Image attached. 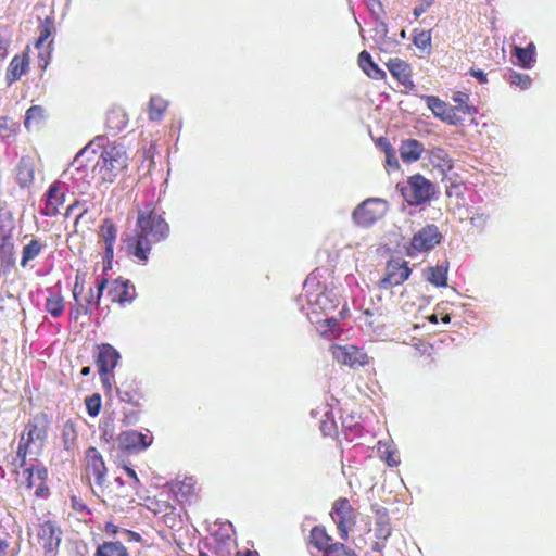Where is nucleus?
<instances>
[{"instance_id": "nucleus-60", "label": "nucleus", "mask_w": 556, "mask_h": 556, "mask_svg": "<svg viewBox=\"0 0 556 556\" xmlns=\"http://www.w3.org/2000/svg\"><path fill=\"white\" fill-rule=\"evenodd\" d=\"M325 324L329 328H334L338 325V320L336 318H328V319L325 320Z\"/></svg>"}, {"instance_id": "nucleus-61", "label": "nucleus", "mask_w": 556, "mask_h": 556, "mask_svg": "<svg viewBox=\"0 0 556 556\" xmlns=\"http://www.w3.org/2000/svg\"><path fill=\"white\" fill-rule=\"evenodd\" d=\"M428 320L432 324H438V315L431 314L430 316H428Z\"/></svg>"}, {"instance_id": "nucleus-32", "label": "nucleus", "mask_w": 556, "mask_h": 556, "mask_svg": "<svg viewBox=\"0 0 556 556\" xmlns=\"http://www.w3.org/2000/svg\"><path fill=\"white\" fill-rule=\"evenodd\" d=\"M453 102L455 103L452 106L455 110V114L463 115H475L477 113V109L469 103V96L465 92L457 91L453 94Z\"/></svg>"}, {"instance_id": "nucleus-15", "label": "nucleus", "mask_w": 556, "mask_h": 556, "mask_svg": "<svg viewBox=\"0 0 556 556\" xmlns=\"http://www.w3.org/2000/svg\"><path fill=\"white\" fill-rule=\"evenodd\" d=\"M170 491L182 508L195 504L199 500L200 488L193 477H184L170 482Z\"/></svg>"}, {"instance_id": "nucleus-53", "label": "nucleus", "mask_w": 556, "mask_h": 556, "mask_svg": "<svg viewBox=\"0 0 556 556\" xmlns=\"http://www.w3.org/2000/svg\"><path fill=\"white\" fill-rule=\"evenodd\" d=\"M124 469H125V472L127 473V476H128L130 479H132V481H134V483H135L136 485H140V484H141V483H140V480H139V478H138L137 473H136V471H135L132 468H130V467H128V466H125V467H124Z\"/></svg>"}, {"instance_id": "nucleus-17", "label": "nucleus", "mask_w": 556, "mask_h": 556, "mask_svg": "<svg viewBox=\"0 0 556 556\" xmlns=\"http://www.w3.org/2000/svg\"><path fill=\"white\" fill-rule=\"evenodd\" d=\"M424 99L426 101L428 109L431 110L435 117L454 126L462 123V116L455 114V110L452 109V105L444 102L439 97L425 96Z\"/></svg>"}, {"instance_id": "nucleus-34", "label": "nucleus", "mask_w": 556, "mask_h": 556, "mask_svg": "<svg viewBox=\"0 0 556 556\" xmlns=\"http://www.w3.org/2000/svg\"><path fill=\"white\" fill-rule=\"evenodd\" d=\"M391 532L392 529L389 520L381 517L376 523L375 534L378 541L375 542L372 549L380 552L383 548V543L381 542H384L391 535Z\"/></svg>"}, {"instance_id": "nucleus-35", "label": "nucleus", "mask_w": 556, "mask_h": 556, "mask_svg": "<svg viewBox=\"0 0 556 556\" xmlns=\"http://www.w3.org/2000/svg\"><path fill=\"white\" fill-rule=\"evenodd\" d=\"M64 306V298L59 292L50 293L45 304L46 311L54 318H58L63 314Z\"/></svg>"}, {"instance_id": "nucleus-19", "label": "nucleus", "mask_w": 556, "mask_h": 556, "mask_svg": "<svg viewBox=\"0 0 556 556\" xmlns=\"http://www.w3.org/2000/svg\"><path fill=\"white\" fill-rule=\"evenodd\" d=\"M108 295L112 302L124 306L135 299V287L128 280L117 278L110 285Z\"/></svg>"}, {"instance_id": "nucleus-7", "label": "nucleus", "mask_w": 556, "mask_h": 556, "mask_svg": "<svg viewBox=\"0 0 556 556\" xmlns=\"http://www.w3.org/2000/svg\"><path fill=\"white\" fill-rule=\"evenodd\" d=\"M402 195L409 205L429 202L435 192L433 184L421 175L408 178L407 185L401 189Z\"/></svg>"}, {"instance_id": "nucleus-11", "label": "nucleus", "mask_w": 556, "mask_h": 556, "mask_svg": "<svg viewBox=\"0 0 556 556\" xmlns=\"http://www.w3.org/2000/svg\"><path fill=\"white\" fill-rule=\"evenodd\" d=\"M108 468L103 459L102 454L94 446H90L86 450L84 456V475L90 480L94 479V483L102 486L105 482Z\"/></svg>"}, {"instance_id": "nucleus-37", "label": "nucleus", "mask_w": 556, "mask_h": 556, "mask_svg": "<svg viewBox=\"0 0 556 556\" xmlns=\"http://www.w3.org/2000/svg\"><path fill=\"white\" fill-rule=\"evenodd\" d=\"M43 244L38 239H31L22 251L21 266L26 267L27 264L36 258L42 251Z\"/></svg>"}, {"instance_id": "nucleus-55", "label": "nucleus", "mask_w": 556, "mask_h": 556, "mask_svg": "<svg viewBox=\"0 0 556 556\" xmlns=\"http://www.w3.org/2000/svg\"><path fill=\"white\" fill-rule=\"evenodd\" d=\"M8 316L5 306V296L0 293V319Z\"/></svg>"}, {"instance_id": "nucleus-62", "label": "nucleus", "mask_w": 556, "mask_h": 556, "mask_svg": "<svg viewBox=\"0 0 556 556\" xmlns=\"http://www.w3.org/2000/svg\"><path fill=\"white\" fill-rule=\"evenodd\" d=\"M91 372V368L89 366L84 367L80 371L81 376H88Z\"/></svg>"}, {"instance_id": "nucleus-52", "label": "nucleus", "mask_w": 556, "mask_h": 556, "mask_svg": "<svg viewBox=\"0 0 556 556\" xmlns=\"http://www.w3.org/2000/svg\"><path fill=\"white\" fill-rule=\"evenodd\" d=\"M104 531L109 535H115L118 533L119 527L113 522H106L104 526Z\"/></svg>"}, {"instance_id": "nucleus-41", "label": "nucleus", "mask_w": 556, "mask_h": 556, "mask_svg": "<svg viewBox=\"0 0 556 556\" xmlns=\"http://www.w3.org/2000/svg\"><path fill=\"white\" fill-rule=\"evenodd\" d=\"M45 116V111L40 105H33L26 111L24 125L30 128L33 124L39 123Z\"/></svg>"}, {"instance_id": "nucleus-47", "label": "nucleus", "mask_w": 556, "mask_h": 556, "mask_svg": "<svg viewBox=\"0 0 556 556\" xmlns=\"http://www.w3.org/2000/svg\"><path fill=\"white\" fill-rule=\"evenodd\" d=\"M336 422L332 418H326L320 421L319 429L324 435H331L336 432Z\"/></svg>"}, {"instance_id": "nucleus-48", "label": "nucleus", "mask_w": 556, "mask_h": 556, "mask_svg": "<svg viewBox=\"0 0 556 556\" xmlns=\"http://www.w3.org/2000/svg\"><path fill=\"white\" fill-rule=\"evenodd\" d=\"M10 46V37L7 30L0 28V59L5 58Z\"/></svg>"}, {"instance_id": "nucleus-54", "label": "nucleus", "mask_w": 556, "mask_h": 556, "mask_svg": "<svg viewBox=\"0 0 556 556\" xmlns=\"http://www.w3.org/2000/svg\"><path fill=\"white\" fill-rule=\"evenodd\" d=\"M124 533L127 535V540L128 541H134V542H141V535L135 531H131V530H124Z\"/></svg>"}, {"instance_id": "nucleus-31", "label": "nucleus", "mask_w": 556, "mask_h": 556, "mask_svg": "<svg viewBox=\"0 0 556 556\" xmlns=\"http://www.w3.org/2000/svg\"><path fill=\"white\" fill-rule=\"evenodd\" d=\"M118 397L122 402L128 403L132 406H139L140 401L143 399V394L134 382L123 386L117 391Z\"/></svg>"}, {"instance_id": "nucleus-59", "label": "nucleus", "mask_w": 556, "mask_h": 556, "mask_svg": "<svg viewBox=\"0 0 556 556\" xmlns=\"http://www.w3.org/2000/svg\"><path fill=\"white\" fill-rule=\"evenodd\" d=\"M236 556H258V553L256 551L247 549L243 552H238Z\"/></svg>"}, {"instance_id": "nucleus-28", "label": "nucleus", "mask_w": 556, "mask_h": 556, "mask_svg": "<svg viewBox=\"0 0 556 556\" xmlns=\"http://www.w3.org/2000/svg\"><path fill=\"white\" fill-rule=\"evenodd\" d=\"M535 50L534 42H529L525 48L514 46L513 55L517 59V65L522 68H531L535 63Z\"/></svg>"}, {"instance_id": "nucleus-57", "label": "nucleus", "mask_w": 556, "mask_h": 556, "mask_svg": "<svg viewBox=\"0 0 556 556\" xmlns=\"http://www.w3.org/2000/svg\"><path fill=\"white\" fill-rule=\"evenodd\" d=\"M429 7L420 3V5L414 8L413 14L415 17H419Z\"/></svg>"}, {"instance_id": "nucleus-46", "label": "nucleus", "mask_w": 556, "mask_h": 556, "mask_svg": "<svg viewBox=\"0 0 556 556\" xmlns=\"http://www.w3.org/2000/svg\"><path fill=\"white\" fill-rule=\"evenodd\" d=\"M378 146L381 148V150L386 153L388 162H390L391 157L395 156V151L389 140L386 137H380L378 139Z\"/></svg>"}, {"instance_id": "nucleus-26", "label": "nucleus", "mask_w": 556, "mask_h": 556, "mask_svg": "<svg viewBox=\"0 0 556 556\" xmlns=\"http://www.w3.org/2000/svg\"><path fill=\"white\" fill-rule=\"evenodd\" d=\"M148 508L155 515H161L166 523L172 522L170 527L174 526L176 521V507L174 505L165 500L154 497L153 500H149Z\"/></svg>"}, {"instance_id": "nucleus-40", "label": "nucleus", "mask_w": 556, "mask_h": 556, "mask_svg": "<svg viewBox=\"0 0 556 556\" xmlns=\"http://www.w3.org/2000/svg\"><path fill=\"white\" fill-rule=\"evenodd\" d=\"M507 81L515 87L520 88L521 90H525L529 88L531 85V78L527 74L517 73L515 71H509L507 74Z\"/></svg>"}, {"instance_id": "nucleus-42", "label": "nucleus", "mask_w": 556, "mask_h": 556, "mask_svg": "<svg viewBox=\"0 0 556 556\" xmlns=\"http://www.w3.org/2000/svg\"><path fill=\"white\" fill-rule=\"evenodd\" d=\"M87 413L90 417H97L101 410L102 400L99 393H93L85 399Z\"/></svg>"}, {"instance_id": "nucleus-20", "label": "nucleus", "mask_w": 556, "mask_h": 556, "mask_svg": "<svg viewBox=\"0 0 556 556\" xmlns=\"http://www.w3.org/2000/svg\"><path fill=\"white\" fill-rule=\"evenodd\" d=\"M99 236L104 244V261L111 264L114 257V244L117 237V227L110 218H104L100 226Z\"/></svg>"}, {"instance_id": "nucleus-9", "label": "nucleus", "mask_w": 556, "mask_h": 556, "mask_svg": "<svg viewBox=\"0 0 556 556\" xmlns=\"http://www.w3.org/2000/svg\"><path fill=\"white\" fill-rule=\"evenodd\" d=\"M98 354L96 356V365L101 382L104 387L111 388L110 374L117 366L121 355L119 352L110 343H101L97 345Z\"/></svg>"}, {"instance_id": "nucleus-50", "label": "nucleus", "mask_w": 556, "mask_h": 556, "mask_svg": "<svg viewBox=\"0 0 556 556\" xmlns=\"http://www.w3.org/2000/svg\"><path fill=\"white\" fill-rule=\"evenodd\" d=\"M432 154L434 156H438L439 159H442L443 163L439 164V166H445L447 168L452 167L451 160L447 159V155L444 153L442 149H438L437 151H432Z\"/></svg>"}, {"instance_id": "nucleus-13", "label": "nucleus", "mask_w": 556, "mask_h": 556, "mask_svg": "<svg viewBox=\"0 0 556 556\" xmlns=\"http://www.w3.org/2000/svg\"><path fill=\"white\" fill-rule=\"evenodd\" d=\"M330 351L336 362L351 368L365 366L369 363L367 354L355 345L332 344Z\"/></svg>"}, {"instance_id": "nucleus-22", "label": "nucleus", "mask_w": 556, "mask_h": 556, "mask_svg": "<svg viewBox=\"0 0 556 556\" xmlns=\"http://www.w3.org/2000/svg\"><path fill=\"white\" fill-rule=\"evenodd\" d=\"M357 64L364 74L374 80H384L387 77L386 72L374 62L370 53L363 50L357 58Z\"/></svg>"}, {"instance_id": "nucleus-3", "label": "nucleus", "mask_w": 556, "mask_h": 556, "mask_svg": "<svg viewBox=\"0 0 556 556\" xmlns=\"http://www.w3.org/2000/svg\"><path fill=\"white\" fill-rule=\"evenodd\" d=\"M50 420L47 414L33 416L24 426L18 439L16 455L13 460L24 463L28 455L41 454L49 432Z\"/></svg>"}, {"instance_id": "nucleus-12", "label": "nucleus", "mask_w": 556, "mask_h": 556, "mask_svg": "<svg viewBox=\"0 0 556 556\" xmlns=\"http://www.w3.org/2000/svg\"><path fill=\"white\" fill-rule=\"evenodd\" d=\"M386 202L379 199H367L353 212L355 223L368 227L380 219L384 214Z\"/></svg>"}, {"instance_id": "nucleus-56", "label": "nucleus", "mask_w": 556, "mask_h": 556, "mask_svg": "<svg viewBox=\"0 0 556 556\" xmlns=\"http://www.w3.org/2000/svg\"><path fill=\"white\" fill-rule=\"evenodd\" d=\"M8 548L9 542L5 539L0 538V556H5Z\"/></svg>"}, {"instance_id": "nucleus-1", "label": "nucleus", "mask_w": 556, "mask_h": 556, "mask_svg": "<svg viewBox=\"0 0 556 556\" xmlns=\"http://www.w3.org/2000/svg\"><path fill=\"white\" fill-rule=\"evenodd\" d=\"M170 228L154 203H148L138 210L136 233L126 239V247L134 257L146 262L152 250V245L166 240Z\"/></svg>"}, {"instance_id": "nucleus-36", "label": "nucleus", "mask_w": 556, "mask_h": 556, "mask_svg": "<svg viewBox=\"0 0 556 556\" xmlns=\"http://www.w3.org/2000/svg\"><path fill=\"white\" fill-rule=\"evenodd\" d=\"M167 101L160 96L151 97L149 101L148 115L151 121H160L162 119L166 109Z\"/></svg>"}, {"instance_id": "nucleus-49", "label": "nucleus", "mask_w": 556, "mask_h": 556, "mask_svg": "<svg viewBox=\"0 0 556 556\" xmlns=\"http://www.w3.org/2000/svg\"><path fill=\"white\" fill-rule=\"evenodd\" d=\"M88 152H89V147H85L83 150H80V151L76 154V156H75V159H74V161H73L72 165H73V166H76V169H77V170L81 169V168L85 166L84 161H83V157H84Z\"/></svg>"}, {"instance_id": "nucleus-2", "label": "nucleus", "mask_w": 556, "mask_h": 556, "mask_svg": "<svg viewBox=\"0 0 556 556\" xmlns=\"http://www.w3.org/2000/svg\"><path fill=\"white\" fill-rule=\"evenodd\" d=\"M11 464L18 489L33 492L37 498H47L50 495L49 472L41 462L24 459L23 464L17 460H12Z\"/></svg>"}, {"instance_id": "nucleus-16", "label": "nucleus", "mask_w": 556, "mask_h": 556, "mask_svg": "<svg viewBox=\"0 0 556 556\" xmlns=\"http://www.w3.org/2000/svg\"><path fill=\"white\" fill-rule=\"evenodd\" d=\"M117 441L121 450L139 453L152 444L153 438L137 430H127L118 434Z\"/></svg>"}, {"instance_id": "nucleus-64", "label": "nucleus", "mask_w": 556, "mask_h": 556, "mask_svg": "<svg viewBox=\"0 0 556 556\" xmlns=\"http://www.w3.org/2000/svg\"><path fill=\"white\" fill-rule=\"evenodd\" d=\"M9 122L8 117H0V127H7V123Z\"/></svg>"}, {"instance_id": "nucleus-30", "label": "nucleus", "mask_w": 556, "mask_h": 556, "mask_svg": "<svg viewBox=\"0 0 556 556\" xmlns=\"http://www.w3.org/2000/svg\"><path fill=\"white\" fill-rule=\"evenodd\" d=\"M35 178L34 165L27 157H22L16 166V180L20 187L25 188L33 184Z\"/></svg>"}, {"instance_id": "nucleus-38", "label": "nucleus", "mask_w": 556, "mask_h": 556, "mask_svg": "<svg viewBox=\"0 0 556 556\" xmlns=\"http://www.w3.org/2000/svg\"><path fill=\"white\" fill-rule=\"evenodd\" d=\"M84 291V285L80 281L79 275H76L75 283L73 287V298L75 301L76 306L71 309L70 316L77 320L81 314H85V307L83 306V303L79 300V296L81 295Z\"/></svg>"}, {"instance_id": "nucleus-29", "label": "nucleus", "mask_w": 556, "mask_h": 556, "mask_svg": "<svg viewBox=\"0 0 556 556\" xmlns=\"http://www.w3.org/2000/svg\"><path fill=\"white\" fill-rule=\"evenodd\" d=\"M424 146L416 139L404 140L400 147V154L404 162L412 163L420 159Z\"/></svg>"}, {"instance_id": "nucleus-63", "label": "nucleus", "mask_w": 556, "mask_h": 556, "mask_svg": "<svg viewBox=\"0 0 556 556\" xmlns=\"http://www.w3.org/2000/svg\"><path fill=\"white\" fill-rule=\"evenodd\" d=\"M76 204H72L66 208L65 216L68 217L71 214H73V210L75 208Z\"/></svg>"}, {"instance_id": "nucleus-8", "label": "nucleus", "mask_w": 556, "mask_h": 556, "mask_svg": "<svg viewBox=\"0 0 556 556\" xmlns=\"http://www.w3.org/2000/svg\"><path fill=\"white\" fill-rule=\"evenodd\" d=\"M442 240L438 226L428 224L418 230L410 239L407 247V255L415 256L419 253L432 250Z\"/></svg>"}, {"instance_id": "nucleus-6", "label": "nucleus", "mask_w": 556, "mask_h": 556, "mask_svg": "<svg viewBox=\"0 0 556 556\" xmlns=\"http://www.w3.org/2000/svg\"><path fill=\"white\" fill-rule=\"evenodd\" d=\"M309 543L321 556H358L356 552L344 544L334 542L324 526H315L309 531Z\"/></svg>"}, {"instance_id": "nucleus-24", "label": "nucleus", "mask_w": 556, "mask_h": 556, "mask_svg": "<svg viewBox=\"0 0 556 556\" xmlns=\"http://www.w3.org/2000/svg\"><path fill=\"white\" fill-rule=\"evenodd\" d=\"M108 282L106 278H101L97 282L96 290L89 289L87 296L84 299V302H81L85 307V315L90 316L93 311L100 306L101 298Z\"/></svg>"}, {"instance_id": "nucleus-44", "label": "nucleus", "mask_w": 556, "mask_h": 556, "mask_svg": "<svg viewBox=\"0 0 556 556\" xmlns=\"http://www.w3.org/2000/svg\"><path fill=\"white\" fill-rule=\"evenodd\" d=\"M54 29L53 22L50 17H47L38 27L39 37L36 41V47L39 48L43 42L52 35Z\"/></svg>"}, {"instance_id": "nucleus-51", "label": "nucleus", "mask_w": 556, "mask_h": 556, "mask_svg": "<svg viewBox=\"0 0 556 556\" xmlns=\"http://www.w3.org/2000/svg\"><path fill=\"white\" fill-rule=\"evenodd\" d=\"M469 74L477 78L481 84H485L488 81L486 74L481 70H470Z\"/></svg>"}, {"instance_id": "nucleus-25", "label": "nucleus", "mask_w": 556, "mask_h": 556, "mask_svg": "<svg viewBox=\"0 0 556 556\" xmlns=\"http://www.w3.org/2000/svg\"><path fill=\"white\" fill-rule=\"evenodd\" d=\"M0 261L7 264L14 263L12 231L2 224H0Z\"/></svg>"}, {"instance_id": "nucleus-14", "label": "nucleus", "mask_w": 556, "mask_h": 556, "mask_svg": "<svg viewBox=\"0 0 556 556\" xmlns=\"http://www.w3.org/2000/svg\"><path fill=\"white\" fill-rule=\"evenodd\" d=\"M36 538L46 556H53L61 543V531L55 522L47 520L38 526Z\"/></svg>"}, {"instance_id": "nucleus-33", "label": "nucleus", "mask_w": 556, "mask_h": 556, "mask_svg": "<svg viewBox=\"0 0 556 556\" xmlns=\"http://www.w3.org/2000/svg\"><path fill=\"white\" fill-rule=\"evenodd\" d=\"M94 556H129L127 548L121 542H103Z\"/></svg>"}, {"instance_id": "nucleus-10", "label": "nucleus", "mask_w": 556, "mask_h": 556, "mask_svg": "<svg viewBox=\"0 0 556 556\" xmlns=\"http://www.w3.org/2000/svg\"><path fill=\"white\" fill-rule=\"evenodd\" d=\"M412 269L407 261L392 258L387 262L384 275L378 282L379 289L388 290L404 283L410 276Z\"/></svg>"}, {"instance_id": "nucleus-58", "label": "nucleus", "mask_w": 556, "mask_h": 556, "mask_svg": "<svg viewBox=\"0 0 556 556\" xmlns=\"http://www.w3.org/2000/svg\"><path fill=\"white\" fill-rule=\"evenodd\" d=\"M387 463L389 466H396L399 464V459L395 457L393 453H390L387 458Z\"/></svg>"}, {"instance_id": "nucleus-45", "label": "nucleus", "mask_w": 556, "mask_h": 556, "mask_svg": "<svg viewBox=\"0 0 556 556\" xmlns=\"http://www.w3.org/2000/svg\"><path fill=\"white\" fill-rule=\"evenodd\" d=\"M71 504H72V508L76 513H79V514H89L90 513V510L88 509L87 505L77 495H72Z\"/></svg>"}, {"instance_id": "nucleus-21", "label": "nucleus", "mask_w": 556, "mask_h": 556, "mask_svg": "<svg viewBox=\"0 0 556 556\" xmlns=\"http://www.w3.org/2000/svg\"><path fill=\"white\" fill-rule=\"evenodd\" d=\"M387 68L393 78L401 85L408 88L414 87V83L412 80V67L406 61L400 58H392L388 61Z\"/></svg>"}, {"instance_id": "nucleus-5", "label": "nucleus", "mask_w": 556, "mask_h": 556, "mask_svg": "<svg viewBox=\"0 0 556 556\" xmlns=\"http://www.w3.org/2000/svg\"><path fill=\"white\" fill-rule=\"evenodd\" d=\"M330 517L337 526L340 540L343 542L349 541L350 532L355 527L358 518V513L349 498H337L332 504Z\"/></svg>"}, {"instance_id": "nucleus-23", "label": "nucleus", "mask_w": 556, "mask_h": 556, "mask_svg": "<svg viewBox=\"0 0 556 556\" xmlns=\"http://www.w3.org/2000/svg\"><path fill=\"white\" fill-rule=\"evenodd\" d=\"M127 124L128 115L124 109L115 106L108 111L105 117V126L110 134H118L127 127Z\"/></svg>"}, {"instance_id": "nucleus-39", "label": "nucleus", "mask_w": 556, "mask_h": 556, "mask_svg": "<svg viewBox=\"0 0 556 556\" xmlns=\"http://www.w3.org/2000/svg\"><path fill=\"white\" fill-rule=\"evenodd\" d=\"M427 280L435 287H446L447 268L441 265L429 267L427 270Z\"/></svg>"}, {"instance_id": "nucleus-27", "label": "nucleus", "mask_w": 556, "mask_h": 556, "mask_svg": "<svg viewBox=\"0 0 556 556\" xmlns=\"http://www.w3.org/2000/svg\"><path fill=\"white\" fill-rule=\"evenodd\" d=\"M29 67V56L27 53L15 55L9 64L7 79L12 83L18 80Z\"/></svg>"}, {"instance_id": "nucleus-18", "label": "nucleus", "mask_w": 556, "mask_h": 556, "mask_svg": "<svg viewBox=\"0 0 556 556\" xmlns=\"http://www.w3.org/2000/svg\"><path fill=\"white\" fill-rule=\"evenodd\" d=\"M65 201V191L62 188V182L56 180L53 181L47 192H46V202L45 207L41 213L45 216H54L59 213L60 206L64 204Z\"/></svg>"}, {"instance_id": "nucleus-43", "label": "nucleus", "mask_w": 556, "mask_h": 556, "mask_svg": "<svg viewBox=\"0 0 556 556\" xmlns=\"http://www.w3.org/2000/svg\"><path fill=\"white\" fill-rule=\"evenodd\" d=\"M413 43L421 50L429 49L431 46V31L430 30H414Z\"/></svg>"}, {"instance_id": "nucleus-4", "label": "nucleus", "mask_w": 556, "mask_h": 556, "mask_svg": "<svg viewBox=\"0 0 556 556\" xmlns=\"http://www.w3.org/2000/svg\"><path fill=\"white\" fill-rule=\"evenodd\" d=\"M128 160L124 146L108 143L103 147L94 169L102 182H113L127 168Z\"/></svg>"}]
</instances>
